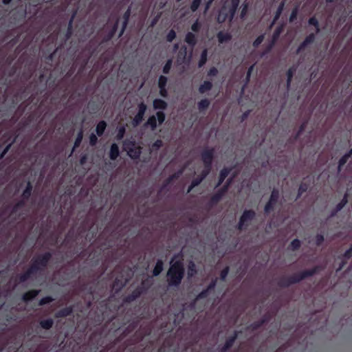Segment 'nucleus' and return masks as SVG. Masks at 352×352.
<instances>
[{"label": "nucleus", "instance_id": "5", "mask_svg": "<svg viewBox=\"0 0 352 352\" xmlns=\"http://www.w3.org/2000/svg\"><path fill=\"white\" fill-rule=\"evenodd\" d=\"M256 217L254 210H245L239 218L237 229L240 231L245 230L249 226V222L252 221Z\"/></svg>", "mask_w": 352, "mask_h": 352}, {"label": "nucleus", "instance_id": "56", "mask_svg": "<svg viewBox=\"0 0 352 352\" xmlns=\"http://www.w3.org/2000/svg\"><path fill=\"white\" fill-rule=\"evenodd\" d=\"M54 300L53 298L51 296H45L42 298L38 302V305L41 306L49 304Z\"/></svg>", "mask_w": 352, "mask_h": 352}, {"label": "nucleus", "instance_id": "8", "mask_svg": "<svg viewBox=\"0 0 352 352\" xmlns=\"http://www.w3.org/2000/svg\"><path fill=\"white\" fill-rule=\"evenodd\" d=\"M168 82V78L164 75H161L158 78L157 86L159 88L160 96L164 98H167L168 96V89L166 88Z\"/></svg>", "mask_w": 352, "mask_h": 352}, {"label": "nucleus", "instance_id": "59", "mask_svg": "<svg viewBox=\"0 0 352 352\" xmlns=\"http://www.w3.org/2000/svg\"><path fill=\"white\" fill-rule=\"evenodd\" d=\"M176 38V32L174 30L171 29L166 35V41L172 42Z\"/></svg>", "mask_w": 352, "mask_h": 352}, {"label": "nucleus", "instance_id": "46", "mask_svg": "<svg viewBox=\"0 0 352 352\" xmlns=\"http://www.w3.org/2000/svg\"><path fill=\"white\" fill-rule=\"evenodd\" d=\"M232 178L228 179L224 185L218 190L225 195L228 190V188L232 183Z\"/></svg>", "mask_w": 352, "mask_h": 352}, {"label": "nucleus", "instance_id": "55", "mask_svg": "<svg viewBox=\"0 0 352 352\" xmlns=\"http://www.w3.org/2000/svg\"><path fill=\"white\" fill-rule=\"evenodd\" d=\"M201 23L197 20L195 21V22L191 25L190 29L194 32H199L201 30Z\"/></svg>", "mask_w": 352, "mask_h": 352}, {"label": "nucleus", "instance_id": "60", "mask_svg": "<svg viewBox=\"0 0 352 352\" xmlns=\"http://www.w3.org/2000/svg\"><path fill=\"white\" fill-rule=\"evenodd\" d=\"M212 170V167L207 168L206 166H204V169L201 172L199 176L204 179L210 173Z\"/></svg>", "mask_w": 352, "mask_h": 352}, {"label": "nucleus", "instance_id": "18", "mask_svg": "<svg viewBox=\"0 0 352 352\" xmlns=\"http://www.w3.org/2000/svg\"><path fill=\"white\" fill-rule=\"evenodd\" d=\"M109 155L111 160H116L119 157L120 150L117 144L113 143L111 145Z\"/></svg>", "mask_w": 352, "mask_h": 352}, {"label": "nucleus", "instance_id": "52", "mask_svg": "<svg viewBox=\"0 0 352 352\" xmlns=\"http://www.w3.org/2000/svg\"><path fill=\"white\" fill-rule=\"evenodd\" d=\"M139 325V321H133L131 323H130L128 327L126 329V331H128V333H131L133 331H135Z\"/></svg>", "mask_w": 352, "mask_h": 352}, {"label": "nucleus", "instance_id": "28", "mask_svg": "<svg viewBox=\"0 0 352 352\" xmlns=\"http://www.w3.org/2000/svg\"><path fill=\"white\" fill-rule=\"evenodd\" d=\"M309 186H310V184L308 183V182H306L305 181L302 182L299 186V188H298V194H297V196H296V200L298 199L299 198H300V197L302 196V195L307 192V190H308V188H309Z\"/></svg>", "mask_w": 352, "mask_h": 352}, {"label": "nucleus", "instance_id": "15", "mask_svg": "<svg viewBox=\"0 0 352 352\" xmlns=\"http://www.w3.org/2000/svg\"><path fill=\"white\" fill-rule=\"evenodd\" d=\"M213 87V83L211 80H206L199 85L198 88L199 93L204 94L210 91Z\"/></svg>", "mask_w": 352, "mask_h": 352}, {"label": "nucleus", "instance_id": "41", "mask_svg": "<svg viewBox=\"0 0 352 352\" xmlns=\"http://www.w3.org/2000/svg\"><path fill=\"white\" fill-rule=\"evenodd\" d=\"M173 66V59L169 58L166 62L165 65L162 68V72L164 74H168Z\"/></svg>", "mask_w": 352, "mask_h": 352}, {"label": "nucleus", "instance_id": "51", "mask_svg": "<svg viewBox=\"0 0 352 352\" xmlns=\"http://www.w3.org/2000/svg\"><path fill=\"white\" fill-rule=\"evenodd\" d=\"M219 74V71L217 67H212L209 69V70L207 72V77L212 78V77H215Z\"/></svg>", "mask_w": 352, "mask_h": 352}, {"label": "nucleus", "instance_id": "19", "mask_svg": "<svg viewBox=\"0 0 352 352\" xmlns=\"http://www.w3.org/2000/svg\"><path fill=\"white\" fill-rule=\"evenodd\" d=\"M238 336H239V331H234L233 334L226 339L223 346H226V348L230 349L234 345Z\"/></svg>", "mask_w": 352, "mask_h": 352}, {"label": "nucleus", "instance_id": "63", "mask_svg": "<svg viewBox=\"0 0 352 352\" xmlns=\"http://www.w3.org/2000/svg\"><path fill=\"white\" fill-rule=\"evenodd\" d=\"M316 39V34L314 33H311L308 36H306L304 41L307 44L309 45L314 42Z\"/></svg>", "mask_w": 352, "mask_h": 352}, {"label": "nucleus", "instance_id": "64", "mask_svg": "<svg viewBox=\"0 0 352 352\" xmlns=\"http://www.w3.org/2000/svg\"><path fill=\"white\" fill-rule=\"evenodd\" d=\"M342 257L346 260H349L352 257V243L350 245L349 248L342 254Z\"/></svg>", "mask_w": 352, "mask_h": 352}, {"label": "nucleus", "instance_id": "48", "mask_svg": "<svg viewBox=\"0 0 352 352\" xmlns=\"http://www.w3.org/2000/svg\"><path fill=\"white\" fill-rule=\"evenodd\" d=\"M308 23L309 25H313L316 28V33H318L320 32L319 23L318 19L315 16L311 17L309 19Z\"/></svg>", "mask_w": 352, "mask_h": 352}, {"label": "nucleus", "instance_id": "21", "mask_svg": "<svg viewBox=\"0 0 352 352\" xmlns=\"http://www.w3.org/2000/svg\"><path fill=\"white\" fill-rule=\"evenodd\" d=\"M164 270V262L162 259L156 261L155 265L153 270L152 274L153 276H159Z\"/></svg>", "mask_w": 352, "mask_h": 352}, {"label": "nucleus", "instance_id": "29", "mask_svg": "<svg viewBox=\"0 0 352 352\" xmlns=\"http://www.w3.org/2000/svg\"><path fill=\"white\" fill-rule=\"evenodd\" d=\"M54 323V320L52 318H47L39 321L40 327L45 330L50 329L53 327Z\"/></svg>", "mask_w": 352, "mask_h": 352}, {"label": "nucleus", "instance_id": "36", "mask_svg": "<svg viewBox=\"0 0 352 352\" xmlns=\"http://www.w3.org/2000/svg\"><path fill=\"white\" fill-rule=\"evenodd\" d=\"M208 60V51L207 50H204L201 54L200 59L198 62V67H202L207 62Z\"/></svg>", "mask_w": 352, "mask_h": 352}, {"label": "nucleus", "instance_id": "35", "mask_svg": "<svg viewBox=\"0 0 352 352\" xmlns=\"http://www.w3.org/2000/svg\"><path fill=\"white\" fill-rule=\"evenodd\" d=\"M197 272L196 265L193 261H190L188 265V278L192 277Z\"/></svg>", "mask_w": 352, "mask_h": 352}, {"label": "nucleus", "instance_id": "38", "mask_svg": "<svg viewBox=\"0 0 352 352\" xmlns=\"http://www.w3.org/2000/svg\"><path fill=\"white\" fill-rule=\"evenodd\" d=\"M155 117L157 118V122H158L159 125L162 124L166 120V114L164 111H157L155 113Z\"/></svg>", "mask_w": 352, "mask_h": 352}, {"label": "nucleus", "instance_id": "26", "mask_svg": "<svg viewBox=\"0 0 352 352\" xmlns=\"http://www.w3.org/2000/svg\"><path fill=\"white\" fill-rule=\"evenodd\" d=\"M296 67L295 66H292L289 68V69L287 72V88L289 89L291 86V83L292 81V78L294 77V74L296 73Z\"/></svg>", "mask_w": 352, "mask_h": 352}, {"label": "nucleus", "instance_id": "30", "mask_svg": "<svg viewBox=\"0 0 352 352\" xmlns=\"http://www.w3.org/2000/svg\"><path fill=\"white\" fill-rule=\"evenodd\" d=\"M26 205V201H25L24 199H20L19 200L12 208L10 214H15L16 212L23 208Z\"/></svg>", "mask_w": 352, "mask_h": 352}, {"label": "nucleus", "instance_id": "50", "mask_svg": "<svg viewBox=\"0 0 352 352\" xmlns=\"http://www.w3.org/2000/svg\"><path fill=\"white\" fill-rule=\"evenodd\" d=\"M307 121H305L303 122L300 126H299V129L295 135V140L298 139L301 135L302 133H303V131L305 130L306 127H307Z\"/></svg>", "mask_w": 352, "mask_h": 352}, {"label": "nucleus", "instance_id": "14", "mask_svg": "<svg viewBox=\"0 0 352 352\" xmlns=\"http://www.w3.org/2000/svg\"><path fill=\"white\" fill-rule=\"evenodd\" d=\"M40 290L32 289L25 292L22 296V300L25 302H28L34 299L39 294Z\"/></svg>", "mask_w": 352, "mask_h": 352}, {"label": "nucleus", "instance_id": "16", "mask_svg": "<svg viewBox=\"0 0 352 352\" xmlns=\"http://www.w3.org/2000/svg\"><path fill=\"white\" fill-rule=\"evenodd\" d=\"M33 190V185L30 181H28L25 188L23 190L21 194V199H24L25 201L30 199Z\"/></svg>", "mask_w": 352, "mask_h": 352}, {"label": "nucleus", "instance_id": "7", "mask_svg": "<svg viewBox=\"0 0 352 352\" xmlns=\"http://www.w3.org/2000/svg\"><path fill=\"white\" fill-rule=\"evenodd\" d=\"M146 109L147 106L144 102H141L140 103L138 104V112L132 121V124L134 126L140 125L141 122L143 121Z\"/></svg>", "mask_w": 352, "mask_h": 352}, {"label": "nucleus", "instance_id": "17", "mask_svg": "<svg viewBox=\"0 0 352 352\" xmlns=\"http://www.w3.org/2000/svg\"><path fill=\"white\" fill-rule=\"evenodd\" d=\"M230 171H231V168H226V167H225L221 170V171L219 173V177H218V181H217L215 188L219 187V186H221L223 184V182L225 181L226 178L230 174Z\"/></svg>", "mask_w": 352, "mask_h": 352}, {"label": "nucleus", "instance_id": "53", "mask_svg": "<svg viewBox=\"0 0 352 352\" xmlns=\"http://www.w3.org/2000/svg\"><path fill=\"white\" fill-rule=\"evenodd\" d=\"M202 0H193L190 4V10L192 12H196L201 3Z\"/></svg>", "mask_w": 352, "mask_h": 352}, {"label": "nucleus", "instance_id": "3", "mask_svg": "<svg viewBox=\"0 0 352 352\" xmlns=\"http://www.w3.org/2000/svg\"><path fill=\"white\" fill-rule=\"evenodd\" d=\"M52 258V254L50 252L38 254L32 259L30 267H34L33 271L36 274L41 273L45 271Z\"/></svg>", "mask_w": 352, "mask_h": 352}, {"label": "nucleus", "instance_id": "62", "mask_svg": "<svg viewBox=\"0 0 352 352\" xmlns=\"http://www.w3.org/2000/svg\"><path fill=\"white\" fill-rule=\"evenodd\" d=\"M248 10V3H243L242 7H241V13H240L241 19H244L245 18V16L247 14Z\"/></svg>", "mask_w": 352, "mask_h": 352}, {"label": "nucleus", "instance_id": "61", "mask_svg": "<svg viewBox=\"0 0 352 352\" xmlns=\"http://www.w3.org/2000/svg\"><path fill=\"white\" fill-rule=\"evenodd\" d=\"M264 40V35H260L258 36L253 42V47L255 48H257L263 41Z\"/></svg>", "mask_w": 352, "mask_h": 352}, {"label": "nucleus", "instance_id": "20", "mask_svg": "<svg viewBox=\"0 0 352 352\" xmlns=\"http://www.w3.org/2000/svg\"><path fill=\"white\" fill-rule=\"evenodd\" d=\"M185 42L191 47H195L197 43V39L196 36L190 32H188L184 38Z\"/></svg>", "mask_w": 352, "mask_h": 352}, {"label": "nucleus", "instance_id": "25", "mask_svg": "<svg viewBox=\"0 0 352 352\" xmlns=\"http://www.w3.org/2000/svg\"><path fill=\"white\" fill-rule=\"evenodd\" d=\"M119 21H120L119 18H117L116 20L115 21L114 23L113 24L111 30L109 31V32L107 34V41L111 40L115 36V34L118 30V28Z\"/></svg>", "mask_w": 352, "mask_h": 352}, {"label": "nucleus", "instance_id": "27", "mask_svg": "<svg viewBox=\"0 0 352 352\" xmlns=\"http://www.w3.org/2000/svg\"><path fill=\"white\" fill-rule=\"evenodd\" d=\"M218 41L220 43H223L225 42L229 41L232 38V36L228 32H223L222 31H220L218 32L217 35Z\"/></svg>", "mask_w": 352, "mask_h": 352}, {"label": "nucleus", "instance_id": "6", "mask_svg": "<svg viewBox=\"0 0 352 352\" xmlns=\"http://www.w3.org/2000/svg\"><path fill=\"white\" fill-rule=\"evenodd\" d=\"M215 150L214 148H206L201 153V159L203 162L204 166L212 167L214 158Z\"/></svg>", "mask_w": 352, "mask_h": 352}, {"label": "nucleus", "instance_id": "12", "mask_svg": "<svg viewBox=\"0 0 352 352\" xmlns=\"http://www.w3.org/2000/svg\"><path fill=\"white\" fill-rule=\"evenodd\" d=\"M224 196L220 191L217 190L216 192L212 195L208 203V206L209 208H212L219 203V201L222 199Z\"/></svg>", "mask_w": 352, "mask_h": 352}, {"label": "nucleus", "instance_id": "22", "mask_svg": "<svg viewBox=\"0 0 352 352\" xmlns=\"http://www.w3.org/2000/svg\"><path fill=\"white\" fill-rule=\"evenodd\" d=\"M210 104V100L208 98L201 99L197 103V108L199 112L202 113L206 111Z\"/></svg>", "mask_w": 352, "mask_h": 352}, {"label": "nucleus", "instance_id": "33", "mask_svg": "<svg viewBox=\"0 0 352 352\" xmlns=\"http://www.w3.org/2000/svg\"><path fill=\"white\" fill-rule=\"evenodd\" d=\"M280 198L279 190L276 188H273L272 190L270 199L268 201L276 205Z\"/></svg>", "mask_w": 352, "mask_h": 352}, {"label": "nucleus", "instance_id": "45", "mask_svg": "<svg viewBox=\"0 0 352 352\" xmlns=\"http://www.w3.org/2000/svg\"><path fill=\"white\" fill-rule=\"evenodd\" d=\"M263 326L262 322L260 320L254 321L248 326V329L252 331H256Z\"/></svg>", "mask_w": 352, "mask_h": 352}, {"label": "nucleus", "instance_id": "13", "mask_svg": "<svg viewBox=\"0 0 352 352\" xmlns=\"http://www.w3.org/2000/svg\"><path fill=\"white\" fill-rule=\"evenodd\" d=\"M153 107L155 110L164 111L167 109L168 103L161 98H155L153 101Z\"/></svg>", "mask_w": 352, "mask_h": 352}, {"label": "nucleus", "instance_id": "49", "mask_svg": "<svg viewBox=\"0 0 352 352\" xmlns=\"http://www.w3.org/2000/svg\"><path fill=\"white\" fill-rule=\"evenodd\" d=\"M26 90H27V88L26 87H24V88H21L19 90V91L15 94V97L16 98V100L18 99V97L19 96L20 98L19 100H18V102L22 100L23 98H25L28 94H26Z\"/></svg>", "mask_w": 352, "mask_h": 352}, {"label": "nucleus", "instance_id": "39", "mask_svg": "<svg viewBox=\"0 0 352 352\" xmlns=\"http://www.w3.org/2000/svg\"><path fill=\"white\" fill-rule=\"evenodd\" d=\"M285 6V2L282 1L280 5L278 6L276 13L274 14V19H273V23H275L280 16V14L284 9Z\"/></svg>", "mask_w": 352, "mask_h": 352}, {"label": "nucleus", "instance_id": "23", "mask_svg": "<svg viewBox=\"0 0 352 352\" xmlns=\"http://www.w3.org/2000/svg\"><path fill=\"white\" fill-rule=\"evenodd\" d=\"M72 313V308L71 307H67L58 310L56 314V318H65L70 316Z\"/></svg>", "mask_w": 352, "mask_h": 352}, {"label": "nucleus", "instance_id": "2", "mask_svg": "<svg viewBox=\"0 0 352 352\" xmlns=\"http://www.w3.org/2000/svg\"><path fill=\"white\" fill-rule=\"evenodd\" d=\"M319 271L320 267L315 266L311 269L305 270L298 273L294 274L289 277L283 276L279 279L278 285L283 288L289 287L291 285L298 283L302 280L314 276Z\"/></svg>", "mask_w": 352, "mask_h": 352}, {"label": "nucleus", "instance_id": "40", "mask_svg": "<svg viewBox=\"0 0 352 352\" xmlns=\"http://www.w3.org/2000/svg\"><path fill=\"white\" fill-rule=\"evenodd\" d=\"M126 133V128L124 126H120L118 129V132L116 135V140L120 141L123 139Z\"/></svg>", "mask_w": 352, "mask_h": 352}, {"label": "nucleus", "instance_id": "58", "mask_svg": "<svg viewBox=\"0 0 352 352\" xmlns=\"http://www.w3.org/2000/svg\"><path fill=\"white\" fill-rule=\"evenodd\" d=\"M163 146V142L162 140H157L152 144V149L154 151L159 150Z\"/></svg>", "mask_w": 352, "mask_h": 352}, {"label": "nucleus", "instance_id": "43", "mask_svg": "<svg viewBox=\"0 0 352 352\" xmlns=\"http://www.w3.org/2000/svg\"><path fill=\"white\" fill-rule=\"evenodd\" d=\"M350 158L349 155L345 153L343 156L340 157L338 161V169L340 171L342 167L347 162L348 160Z\"/></svg>", "mask_w": 352, "mask_h": 352}, {"label": "nucleus", "instance_id": "4", "mask_svg": "<svg viewBox=\"0 0 352 352\" xmlns=\"http://www.w3.org/2000/svg\"><path fill=\"white\" fill-rule=\"evenodd\" d=\"M15 141L16 136L13 138L9 132H6L2 135L0 140V160L7 154Z\"/></svg>", "mask_w": 352, "mask_h": 352}, {"label": "nucleus", "instance_id": "32", "mask_svg": "<svg viewBox=\"0 0 352 352\" xmlns=\"http://www.w3.org/2000/svg\"><path fill=\"white\" fill-rule=\"evenodd\" d=\"M106 127H107L106 122L104 120L100 121L96 126V134L100 137L102 136L106 129Z\"/></svg>", "mask_w": 352, "mask_h": 352}, {"label": "nucleus", "instance_id": "1", "mask_svg": "<svg viewBox=\"0 0 352 352\" xmlns=\"http://www.w3.org/2000/svg\"><path fill=\"white\" fill-rule=\"evenodd\" d=\"M185 276V267L182 260L174 261L171 259L166 273L167 283L170 287H178Z\"/></svg>", "mask_w": 352, "mask_h": 352}, {"label": "nucleus", "instance_id": "42", "mask_svg": "<svg viewBox=\"0 0 352 352\" xmlns=\"http://www.w3.org/2000/svg\"><path fill=\"white\" fill-rule=\"evenodd\" d=\"M301 246V242L299 239H294L289 244V248L292 251L298 250Z\"/></svg>", "mask_w": 352, "mask_h": 352}, {"label": "nucleus", "instance_id": "47", "mask_svg": "<svg viewBox=\"0 0 352 352\" xmlns=\"http://www.w3.org/2000/svg\"><path fill=\"white\" fill-rule=\"evenodd\" d=\"M276 204L268 201L264 207V212L265 214H269L271 212L274 211L275 209Z\"/></svg>", "mask_w": 352, "mask_h": 352}, {"label": "nucleus", "instance_id": "10", "mask_svg": "<svg viewBox=\"0 0 352 352\" xmlns=\"http://www.w3.org/2000/svg\"><path fill=\"white\" fill-rule=\"evenodd\" d=\"M33 270L34 267H29L25 272L19 274L16 278V280L18 281V283H25L28 279H30L32 276L36 275Z\"/></svg>", "mask_w": 352, "mask_h": 352}, {"label": "nucleus", "instance_id": "34", "mask_svg": "<svg viewBox=\"0 0 352 352\" xmlns=\"http://www.w3.org/2000/svg\"><path fill=\"white\" fill-rule=\"evenodd\" d=\"M210 292L206 288L204 289H203L195 298V299L194 300V301L191 303V306H194L196 303V302L199 300H201V299H205L206 298L209 294H210Z\"/></svg>", "mask_w": 352, "mask_h": 352}, {"label": "nucleus", "instance_id": "57", "mask_svg": "<svg viewBox=\"0 0 352 352\" xmlns=\"http://www.w3.org/2000/svg\"><path fill=\"white\" fill-rule=\"evenodd\" d=\"M315 243L317 246H320L322 245V244L323 243L324 241V235L322 234H317L316 237H315Z\"/></svg>", "mask_w": 352, "mask_h": 352}, {"label": "nucleus", "instance_id": "44", "mask_svg": "<svg viewBox=\"0 0 352 352\" xmlns=\"http://www.w3.org/2000/svg\"><path fill=\"white\" fill-rule=\"evenodd\" d=\"M82 138H83L82 131H80L78 132L77 137L75 140L74 147H73V151H74L76 148H78L80 145L82 140Z\"/></svg>", "mask_w": 352, "mask_h": 352}, {"label": "nucleus", "instance_id": "54", "mask_svg": "<svg viewBox=\"0 0 352 352\" xmlns=\"http://www.w3.org/2000/svg\"><path fill=\"white\" fill-rule=\"evenodd\" d=\"M283 30V26H278L274 30L272 35V41L276 42Z\"/></svg>", "mask_w": 352, "mask_h": 352}, {"label": "nucleus", "instance_id": "37", "mask_svg": "<svg viewBox=\"0 0 352 352\" xmlns=\"http://www.w3.org/2000/svg\"><path fill=\"white\" fill-rule=\"evenodd\" d=\"M128 153L132 159L137 160L139 159L141 151L139 148H131Z\"/></svg>", "mask_w": 352, "mask_h": 352}, {"label": "nucleus", "instance_id": "11", "mask_svg": "<svg viewBox=\"0 0 352 352\" xmlns=\"http://www.w3.org/2000/svg\"><path fill=\"white\" fill-rule=\"evenodd\" d=\"M131 6H129L128 7L127 10L125 11V12L123 14L122 25L120 32L119 33L118 37H121L123 35V34L126 28V26L128 25L129 21V19L131 16Z\"/></svg>", "mask_w": 352, "mask_h": 352}, {"label": "nucleus", "instance_id": "31", "mask_svg": "<svg viewBox=\"0 0 352 352\" xmlns=\"http://www.w3.org/2000/svg\"><path fill=\"white\" fill-rule=\"evenodd\" d=\"M146 126H149L153 131L155 130L157 127V118L155 116H151L145 123Z\"/></svg>", "mask_w": 352, "mask_h": 352}, {"label": "nucleus", "instance_id": "9", "mask_svg": "<svg viewBox=\"0 0 352 352\" xmlns=\"http://www.w3.org/2000/svg\"><path fill=\"white\" fill-rule=\"evenodd\" d=\"M144 293V289L143 287H136L131 294L126 296L124 298V302H132L138 298L142 294Z\"/></svg>", "mask_w": 352, "mask_h": 352}, {"label": "nucleus", "instance_id": "24", "mask_svg": "<svg viewBox=\"0 0 352 352\" xmlns=\"http://www.w3.org/2000/svg\"><path fill=\"white\" fill-rule=\"evenodd\" d=\"M240 3V0H231L230 7L229 8L228 13L230 16V19H232L235 15L236 10L239 8Z\"/></svg>", "mask_w": 352, "mask_h": 352}]
</instances>
